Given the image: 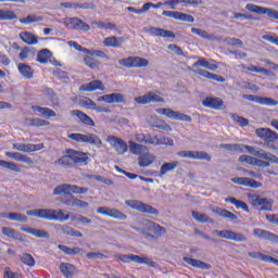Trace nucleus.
Wrapping results in <instances>:
<instances>
[{"label":"nucleus","mask_w":278,"mask_h":278,"mask_svg":"<svg viewBox=\"0 0 278 278\" xmlns=\"http://www.w3.org/2000/svg\"><path fill=\"white\" fill-rule=\"evenodd\" d=\"M135 140L136 142L129 141L130 151L135 155H140L142 151H146L147 147L143 144H151L152 147H162V146L173 147L175 144V141L172 138H168L166 136H157V135H151V134H144V132L136 134Z\"/></svg>","instance_id":"1"},{"label":"nucleus","mask_w":278,"mask_h":278,"mask_svg":"<svg viewBox=\"0 0 278 278\" xmlns=\"http://www.w3.org/2000/svg\"><path fill=\"white\" fill-rule=\"evenodd\" d=\"M90 162L89 153L67 148L63 155L54 161L53 165L61 168H75V166H88Z\"/></svg>","instance_id":"2"},{"label":"nucleus","mask_w":278,"mask_h":278,"mask_svg":"<svg viewBox=\"0 0 278 278\" xmlns=\"http://www.w3.org/2000/svg\"><path fill=\"white\" fill-rule=\"evenodd\" d=\"M86 194L88 193L87 187H79L77 185H68V184H62L59 185L54 191L53 194L55 197H59L60 194H67V199H62L61 203L63 205H67V207H75L77 198L73 197V194Z\"/></svg>","instance_id":"3"},{"label":"nucleus","mask_w":278,"mask_h":278,"mask_svg":"<svg viewBox=\"0 0 278 278\" xmlns=\"http://www.w3.org/2000/svg\"><path fill=\"white\" fill-rule=\"evenodd\" d=\"M26 214L27 216H35L43 220H59L60 223H65V220L71 219V214H65L64 210L35 208L27 211Z\"/></svg>","instance_id":"4"},{"label":"nucleus","mask_w":278,"mask_h":278,"mask_svg":"<svg viewBox=\"0 0 278 278\" xmlns=\"http://www.w3.org/2000/svg\"><path fill=\"white\" fill-rule=\"evenodd\" d=\"M236 153H251V155H255L261 160H267L268 162H273L278 164V157L273 153H267L265 150H255V148L242 143H236L235 146Z\"/></svg>","instance_id":"5"},{"label":"nucleus","mask_w":278,"mask_h":278,"mask_svg":"<svg viewBox=\"0 0 278 278\" xmlns=\"http://www.w3.org/2000/svg\"><path fill=\"white\" fill-rule=\"evenodd\" d=\"M70 140H74V142H84L85 144H92V147H97V149H101L103 147V141L101 138L94 134H79L73 132L68 135Z\"/></svg>","instance_id":"6"},{"label":"nucleus","mask_w":278,"mask_h":278,"mask_svg":"<svg viewBox=\"0 0 278 278\" xmlns=\"http://www.w3.org/2000/svg\"><path fill=\"white\" fill-rule=\"evenodd\" d=\"M125 204L131 210H136L137 212H141V214H152V216H157L160 211L157 208L138 200H126Z\"/></svg>","instance_id":"7"},{"label":"nucleus","mask_w":278,"mask_h":278,"mask_svg":"<svg viewBox=\"0 0 278 278\" xmlns=\"http://www.w3.org/2000/svg\"><path fill=\"white\" fill-rule=\"evenodd\" d=\"M115 257L124 264H127L129 262H136V264H146L147 266H150V268H155V266H157V263H155V261H151L148 257L138 256L136 254H118L115 255Z\"/></svg>","instance_id":"8"},{"label":"nucleus","mask_w":278,"mask_h":278,"mask_svg":"<svg viewBox=\"0 0 278 278\" xmlns=\"http://www.w3.org/2000/svg\"><path fill=\"white\" fill-rule=\"evenodd\" d=\"M118 64L125 66V68H146V66H149V60L142 56H128L121 59Z\"/></svg>","instance_id":"9"},{"label":"nucleus","mask_w":278,"mask_h":278,"mask_svg":"<svg viewBox=\"0 0 278 278\" xmlns=\"http://www.w3.org/2000/svg\"><path fill=\"white\" fill-rule=\"evenodd\" d=\"M156 114L161 116H166L172 121H181L182 123H192V117L190 115L173 111V109H156Z\"/></svg>","instance_id":"10"},{"label":"nucleus","mask_w":278,"mask_h":278,"mask_svg":"<svg viewBox=\"0 0 278 278\" xmlns=\"http://www.w3.org/2000/svg\"><path fill=\"white\" fill-rule=\"evenodd\" d=\"M248 199H250L252 207L256 210H262L263 212H270L273 210V200L262 198L258 194H250Z\"/></svg>","instance_id":"11"},{"label":"nucleus","mask_w":278,"mask_h":278,"mask_svg":"<svg viewBox=\"0 0 278 278\" xmlns=\"http://www.w3.org/2000/svg\"><path fill=\"white\" fill-rule=\"evenodd\" d=\"M214 233L218 238H224L225 240H232V242H247L249 238L242 232H236L232 230H215Z\"/></svg>","instance_id":"12"},{"label":"nucleus","mask_w":278,"mask_h":278,"mask_svg":"<svg viewBox=\"0 0 278 278\" xmlns=\"http://www.w3.org/2000/svg\"><path fill=\"white\" fill-rule=\"evenodd\" d=\"M141 227H143L147 233L154 232L155 238H162L164 233H166V228L164 226H160V224H155L149 219H143L141 222Z\"/></svg>","instance_id":"13"},{"label":"nucleus","mask_w":278,"mask_h":278,"mask_svg":"<svg viewBox=\"0 0 278 278\" xmlns=\"http://www.w3.org/2000/svg\"><path fill=\"white\" fill-rule=\"evenodd\" d=\"M106 142L112 146L118 155H125V153L129 151V146H127V142L119 137L109 136L106 138Z\"/></svg>","instance_id":"14"},{"label":"nucleus","mask_w":278,"mask_h":278,"mask_svg":"<svg viewBox=\"0 0 278 278\" xmlns=\"http://www.w3.org/2000/svg\"><path fill=\"white\" fill-rule=\"evenodd\" d=\"M136 103L139 105H147L149 103H165L166 100L162 98L160 94L149 91L148 93L135 98Z\"/></svg>","instance_id":"15"},{"label":"nucleus","mask_w":278,"mask_h":278,"mask_svg":"<svg viewBox=\"0 0 278 278\" xmlns=\"http://www.w3.org/2000/svg\"><path fill=\"white\" fill-rule=\"evenodd\" d=\"M242 98L247 101H251L252 103H257L258 105H267L268 108H275L278 105L277 100L268 97L243 94Z\"/></svg>","instance_id":"16"},{"label":"nucleus","mask_w":278,"mask_h":278,"mask_svg":"<svg viewBox=\"0 0 278 278\" xmlns=\"http://www.w3.org/2000/svg\"><path fill=\"white\" fill-rule=\"evenodd\" d=\"M245 10H249V12H253L254 14H267L269 18L278 21V11H275V9H268L253 3H248L245 5Z\"/></svg>","instance_id":"17"},{"label":"nucleus","mask_w":278,"mask_h":278,"mask_svg":"<svg viewBox=\"0 0 278 278\" xmlns=\"http://www.w3.org/2000/svg\"><path fill=\"white\" fill-rule=\"evenodd\" d=\"M239 162L241 164H249L250 166H258L260 168H268L270 166V162L273 161H263L261 159H257L255 156L243 154L239 156Z\"/></svg>","instance_id":"18"},{"label":"nucleus","mask_w":278,"mask_h":278,"mask_svg":"<svg viewBox=\"0 0 278 278\" xmlns=\"http://www.w3.org/2000/svg\"><path fill=\"white\" fill-rule=\"evenodd\" d=\"M177 156L187 157L189 160H206V162H212V156H210L205 151H179Z\"/></svg>","instance_id":"19"},{"label":"nucleus","mask_w":278,"mask_h":278,"mask_svg":"<svg viewBox=\"0 0 278 278\" xmlns=\"http://www.w3.org/2000/svg\"><path fill=\"white\" fill-rule=\"evenodd\" d=\"M97 213L102 216H109L110 218H116L117 220H127V215L116 208L100 206L97 208Z\"/></svg>","instance_id":"20"},{"label":"nucleus","mask_w":278,"mask_h":278,"mask_svg":"<svg viewBox=\"0 0 278 278\" xmlns=\"http://www.w3.org/2000/svg\"><path fill=\"white\" fill-rule=\"evenodd\" d=\"M162 16L174 18L175 21H184L185 23H194V16L179 11H163Z\"/></svg>","instance_id":"21"},{"label":"nucleus","mask_w":278,"mask_h":278,"mask_svg":"<svg viewBox=\"0 0 278 278\" xmlns=\"http://www.w3.org/2000/svg\"><path fill=\"white\" fill-rule=\"evenodd\" d=\"M203 108H208L210 110H225V101L216 97H206L202 101Z\"/></svg>","instance_id":"22"},{"label":"nucleus","mask_w":278,"mask_h":278,"mask_svg":"<svg viewBox=\"0 0 278 278\" xmlns=\"http://www.w3.org/2000/svg\"><path fill=\"white\" fill-rule=\"evenodd\" d=\"M13 149L22 151L23 153H34L36 151H42V149H45V143H15L13 144Z\"/></svg>","instance_id":"23"},{"label":"nucleus","mask_w":278,"mask_h":278,"mask_svg":"<svg viewBox=\"0 0 278 278\" xmlns=\"http://www.w3.org/2000/svg\"><path fill=\"white\" fill-rule=\"evenodd\" d=\"M98 102L112 104V103H126L127 100L125 99V94L123 93H109V94L99 97Z\"/></svg>","instance_id":"24"},{"label":"nucleus","mask_w":278,"mask_h":278,"mask_svg":"<svg viewBox=\"0 0 278 278\" xmlns=\"http://www.w3.org/2000/svg\"><path fill=\"white\" fill-rule=\"evenodd\" d=\"M232 184H237V186H245V188H262L263 184L247 177H235L231 178Z\"/></svg>","instance_id":"25"},{"label":"nucleus","mask_w":278,"mask_h":278,"mask_svg":"<svg viewBox=\"0 0 278 278\" xmlns=\"http://www.w3.org/2000/svg\"><path fill=\"white\" fill-rule=\"evenodd\" d=\"M256 136L267 143L275 142L278 139L277 132L270 130L269 128H257Z\"/></svg>","instance_id":"26"},{"label":"nucleus","mask_w":278,"mask_h":278,"mask_svg":"<svg viewBox=\"0 0 278 278\" xmlns=\"http://www.w3.org/2000/svg\"><path fill=\"white\" fill-rule=\"evenodd\" d=\"M67 25H70L72 29H76V31H90V25L86 24V22L79 17L68 18Z\"/></svg>","instance_id":"27"},{"label":"nucleus","mask_w":278,"mask_h":278,"mask_svg":"<svg viewBox=\"0 0 278 278\" xmlns=\"http://www.w3.org/2000/svg\"><path fill=\"white\" fill-rule=\"evenodd\" d=\"M83 108H87V110H93L94 112H98L99 114L105 113L110 114L111 110L110 108L105 106H97V103L92 101L90 98H84L81 101Z\"/></svg>","instance_id":"28"},{"label":"nucleus","mask_w":278,"mask_h":278,"mask_svg":"<svg viewBox=\"0 0 278 278\" xmlns=\"http://www.w3.org/2000/svg\"><path fill=\"white\" fill-rule=\"evenodd\" d=\"M254 236H256V238H261L263 240H269V242H275L276 244H278V236L269 232L268 230H264L262 228H255L253 230Z\"/></svg>","instance_id":"29"},{"label":"nucleus","mask_w":278,"mask_h":278,"mask_svg":"<svg viewBox=\"0 0 278 278\" xmlns=\"http://www.w3.org/2000/svg\"><path fill=\"white\" fill-rule=\"evenodd\" d=\"M80 90L84 92H94V90H105L103 81L100 79L92 80L90 83L84 84L80 86Z\"/></svg>","instance_id":"30"},{"label":"nucleus","mask_w":278,"mask_h":278,"mask_svg":"<svg viewBox=\"0 0 278 278\" xmlns=\"http://www.w3.org/2000/svg\"><path fill=\"white\" fill-rule=\"evenodd\" d=\"M124 43H125L124 37L111 36V37L104 38L103 40V45L105 47H111L112 49H121Z\"/></svg>","instance_id":"31"},{"label":"nucleus","mask_w":278,"mask_h":278,"mask_svg":"<svg viewBox=\"0 0 278 278\" xmlns=\"http://www.w3.org/2000/svg\"><path fill=\"white\" fill-rule=\"evenodd\" d=\"M195 75H200V77H204L205 79H212L213 81H218L219 84H225V77L208 72L206 70H195Z\"/></svg>","instance_id":"32"},{"label":"nucleus","mask_w":278,"mask_h":278,"mask_svg":"<svg viewBox=\"0 0 278 278\" xmlns=\"http://www.w3.org/2000/svg\"><path fill=\"white\" fill-rule=\"evenodd\" d=\"M149 31L151 36H154L156 38H176L175 33H173L172 30H166L164 28L150 27Z\"/></svg>","instance_id":"33"},{"label":"nucleus","mask_w":278,"mask_h":278,"mask_svg":"<svg viewBox=\"0 0 278 278\" xmlns=\"http://www.w3.org/2000/svg\"><path fill=\"white\" fill-rule=\"evenodd\" d=\"M182 260L186 264H189V266H193V268H201V270H210V268H212V265L197 258L185 256Z\"/></svg>","instance_id":"34"},{"label":"nucleus","mask_w":278,"mask_h":278,"mask_svg":"<svg viewBox=\"0 0 278 278\" xmlns=\"http://www.w3.org/2000/svg\"><path fill=\"white\" fill-rule=\"evenodd\" d=\"M73 116H77L83 125H86L87 127H94V121L92 117L88 116V114L84 113L79 110L72 111Z\"/></svg>","instance_id":"35"},{"label":"nucleus","mask_w":278,"mask_h":278,"mask_svg":"<svg viewBox=\"0 0 278 278\" xmlns=\"http://www.w3.org/2000/svg\"><path fill=\"white\" fill-rule=\"evenodd\" d=\"M60 270L65 278H73L77 273V267L71 263H61Z\"/></svg>","instance_id":"36"},{"label":"nucleus","mask_w":278,"mask_h":278,"mask_svg":"<svg viewBox=\"0 0 278 278\" xmlns=\"http://www.w3.org/2000/svg\"><path fill=\"white\" fill-rule=\"evenodd\" d=\"M5 156L11 160H15V162H24L25 164H34V160L31 157L21 154L18 152H5Z\"/></svg>","instance_id":"37"},{"label":"nucleus","mask_w":278,"mask_h":278,"mask_svg":"<svg viewBox=\"0 0 278 278\" xmlns=\"http://www.w3.org/2000/svg\"><path fill=\"white\" fill-rule=\"evenodd\" d=\"M17 71L24 79H33L34 78V68H31L29 65L26 63H20L17 65Z\"/></svg>","instance_id":"38"},{"label":"nucleus","mask_w":278,"mask_h":278,"mask_svg":"<svg viewBox=\"0 0 278 278\" xmlns=\"http://www.w3.org/2000/svg\"><path fill=\"white\" fill-rule=\"evenodd\" d=\"M153 162H155V155L151 153H143L138 157L140 168H147V166H151Z\"/></svg>","instance_id":"39"},{"label":"nucleus","mask_w":278,"mask_h":278,"mask_svg":"<svg viewBox=\"0 0 278 278\" xmlns=\"http://www.w3.org/2000/svg\"><path fill=\"white\" fill-rule=\"evenodd\" d=\"M36 55V49L30 47H23L20 51L18 58L22 62H25L27 60H34V56Z\"/></svg>","instance_id":"40"},{"label":"nucleus","mask_w":278,"mask_h":278,"mask_svg":"<svg viewBox=\"0 0 278 278\" xmlns=\"http://www.w3.org/2000/svg\"><path fill=\"white\" fill-rule=\"evenodd\" d=\"M84 62L88 68H91V71H100L101 70V61L93 58V55H85Z\"/></svg>","instance_id":"41"},{"label":"nucleus","mask_w":278,"mask_h":278,"mask_svg":"<svg viewBox=\"0 0 278 278\" xmlns=\"http://www.w3.org/2000/svg\"><path fill=\"white\" fill-rule=\"evenodd\" d=\"M22 231H25V233H30V236H35V238H50L49 232L41 229L24 226L22 227Z\"/></svg>","instance_id":"42"},{"label":"nucleus","mask_w":278,"mask_h":278,"mask_svg":"<svg viewBox=\"0 0 278 278\" xmlns=\"http://www.w3.org/2000/svg\"><path fill=\"white\" fill-rule=\"evenodd\" d=\"M226 203H231V205H235L237 210H243V212H250L249 205L247 202H242L241 200L236 199L235 197H229L225 199Z\"/></svg>","instance_id":"43"},{"label":"nucleus","mask_w":278,"mask_h":278,"mask_svg":"<svg viewBox=\"0 0 278 278\" xmlns=\"http://www.w3.org/2000/svg\"><path fill=\"white\" fill-rule=\"evenodd\" d=\"M20 39L25 42V45H38V37L29 31L20 33Z\"/></svg>","instance_id":"44"},{"label":"nucleus","mask_w":278,"mask_h":278,"mask_svg":"<svg viewBox=\"0 0 278 278\" xmlns=\"http://www.w3.org/2000/svg\"><path fill=\"white\" fill-rule=\"evenodd\" d=\"M91 25H97L98 29H111L113 31H116L117 34H121V28L117 27L116 24H112L110 22L92 21Z\"/></svg>","instance_id":"45"},{"label":"nucleus","mask_w":278,"mask_h":278,"mask_svg":"<svg viewBox=\"0 0 278 278\" xmlns=\"http://www.w3.org/2000/svg\"><path fill=\"white\" fill-rule=\"evenodd\" d=\"M1 218H8L9 220H16L17 223H27V216L21 213H0Z\"/></svg>","instance_id":"46"},{"label":"nucleus","mask_w":278,"mask_h":278,"mask_svg":"<svg viewBox=\"0 0 278 278\" xmlns=\"http://www.w3.org/2000/svg\"><path fill=\"white\" fill-rule=\"evenodd\" d=\"M52 56L53 53H51V50L42 49L37 53V62H39V64H48Z\"/></svg>","instance_id":"47"},{"label":"nucleus","mask_w":278,"mask_h":278,"mask_svg":"<svg viewBox=\"0 0 278 278\" xmlns=\"http://www.w3.org/2000/svg\"><path fill=\"white\" fill-rule=\"evenodd\" d=\"M177 166H179V162L178 161H173L169 163H164L161 166V169L159 172V177H164V175H166V173H170V170H175V168H177Z\"/></svg>","instance_id":"48"},{"label":"nucleus","mask_w":278,"mask_h":278,"mask_svg":"<svg viewBox=\"0 0 278 278\" xmlns=\"http://www.w3.org/2000/svg\"><path fill=\"white\" fill-rule=\"evenodd\" d=\"M60 229L62 233H65V236H72L73 238H84V233L68 225H63Z\"/></svg>","instance_id":"49"},{"label":"nucleus","mask_w":278,"mask_h":278,"mask_svg":"<svg viewBox=\"0 0 278 278\" xmlns=\"http://www.w3.org/2000/svg\"><path fill=\"white\" fill-rule=\"evenodd\" d=\"M34 112H39V114H42V116H46V118H54L58 116L55 111L49 109V108H42V106H33Z\"/></svg>","instance_id":"50"},{"label":"nucleus","mask_w":278,"mask_h":278,"mask_svg":"<svg viewBox=\"0 0 278 278\" xmlns=\"http://www.w3.org/2000/svg\"><path fill=\"white\" fill-rule=\"evenodd\" d=\"M58 248L60 249V251L65 253V255H79V253H84V249L77 247L68 248L66 245L59 244Z\"/></svg>","instance_id":"51"},{"label":"nucleus","mask_w":278,"mask_h":278,"mask_svg":"<svg viewBox=\"0 0 278 278\" xmlns=\"http://www.w3.org/2000/svg\"><path fill=\"white\" fill-rule=\"evenodd\" d=\"M240 68H242L243 71H249L250 73H262L263 75H268V70L253 64H250L249 66L241 64Z\"/></svg>","instance_id":"52"},{"label":"nucleus","mask_w":278,"mask_h":278,"mask_svg":"<svg viewBox=\"0 0 278 278\" xmlns=\"http://www.w3.org/2000/svg\"><path fill=\"white\" fill-rule=\"evenodd\" d=\"M40 21H43V17L38 15H28L26 17L20 18V23L22 25H31V23H40Z\"/></svg>","instance_id":"53"},{"label":"nucleus","mask_w":278,"mask_h":278,"mask_svg":"<svg viewBox=\"0 0 278 278\" xmlns=\"http://www.w3.org/2000/svg\"><path fill=\"white\" fill-rule=\"evenodd\" d=\"M218 216L222 218H229L230 220H238V215L231 213L230 211L226 208H219L217 211H214Z\"/></svg>","instance_id":"54"},{"label":"nucleus","mask_w":278,"mask_h":278,"mask_svg":"<svg viewBox=\"0 0 278 278\" xmlns=\"http://www.w3.org/2000/svg\"><path fill=\"white\" fill-rule=\"evenodd\" d=\"M16 13L12 10L0 9V21H14Z\"/></svg>","instance_id":"55"},{"label":"nucleus","mask_w":278,"mask_h":278,"mask_svg":"<svg viewBox=\"0 0 278 278\" xmlns=\"http://www.w3.org/2000/svg\"><path fill=\"white\" fill-rule=\"evenodd\" d=\"M52 75H54V77L56 79H60V81H62L63 84H68V81H71V78L68 77V73H66L65 71L62 70H55Z\"/></svg>","instance_id":"56"},{"label":"nucleus","mask_w":278,"mask_h":278,"mask_svg":"<svg viewBox=\"0 0 278 278\" xmlns=\"http://www.w3.org/2000/svg\"><path fill=\"white\" fill-rule=\"evenodd\" d=\"M191 216L198 223H212V218L210 216H207L206 214H201L197 211H192Z\"/></svg>","instance_id":"57"},{"label":"nucleus","mask_w":278,"mask_h":278,"mask_svg":"<svg viewBox=\"0 0 278 278\" xmlns=\"http://www.w3.org/2000/svg\"><path fill=\"white\" fill-rule=\"evenodd\" d=\"M62 8H67L68 10H88V4H79L75 2H63Z\"/></svg>","instance_id":"58"},{"label":"nucleus","mask_w":278,"mask_h":278,"mask_svg":"<svg viewBox=\"0 0 278 278\" xmlns=\"http://www.w3.org/2000/svg\"><path fill=\"white\" fill-rule=\"evenodd\" d=\"M27 121L30 127H49L51 125V123L40 118H29Z\"/></svg>","instance_id":"59"},{"label":"nucleus","mask_w":278,"mask_h":278,"mask_svg":"<svg viewBox=\"0 0 278 278\" xmlns=\"http://www.w3.org/2000/svg\"><path fill=\"white\" fill-rule=\"evenodd\" d=\"M21 262L25 264V266H36V260H34V256H31V254L28 253H24L21 256Z\"/></svg>","instance_id":"60"},{"label":"nucleus","mask_w":278,"mask_h":278,"mask_svg":"<svg viewBox=\"0 0 278 278\" xmlns=\"http://www.w3.org/2000/svg\"><path fill=\"white\" fill-rule=\"evenodd\" d=\"M193 68H197V66H202V68H207L208 71H214V68H216V66H211L210 62L207 60H205L204 58H200L198 60V62L192 64Z\"/></svg>","instance_id":"61"},{"label":"nucleus","mask_w":278,"mask_h":278,"mask_svg":"<svg viewBox=\"0 0 278 278\" xmlns=\"http://www.w3.org/2000/svg\"><path fill=\"white\" fill-rule=\"evenodd\" d=\"M0 166H2V168H8L9 170H14L15 173H18L21 170V167H18L16 163L3 161V160H0Z\"/></svg>","instance_id":"62"},{"label":"nucleus","mask_w":278,"mask_h":278,"mask_svg":"<svg viewBox=\"0 0 278 278\" xmlns=\"http://www.w3.org/2000/svg\"><path fill=\"white\" fill-rule=\"evenodd\" d=\"M87 55H97V58H102L104 60H109L110 56L108 53L103 52V50H94V49H89V50H84Z\"/></svg>","instance_id":"63"},{"label":"nucleus","mask_w":278,"mask_h":278,"mask_svg":"<svg viewBox=\"0 0 278 278\" xmlns=\"http://www.w3.org/2000/svg\"><path fill=\"white\" fill-rule=\"evenodd\" d=\"M3 278H23V274L14 273L10 267H5Z\"/></svg>","instance_id":"64"}]
</instances>
